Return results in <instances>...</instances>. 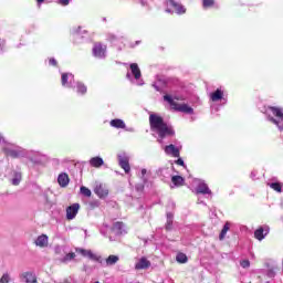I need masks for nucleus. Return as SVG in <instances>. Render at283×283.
I'll return each mask as SVG.
<instances>
[{"label":"nucleus","instance_id":"obj_1","mask_svg":"<svg viewBox=\"0 0 283 283\" xmlns=\"http://www.w3.org/2000/svg\"><path fill=\"white\" fill-rule=\"evenodd\" d=\"M149 125L150 132L157 134V143H159V145H165L166 138L176 136V130H174V127L165 123V119H163V117L158 116L157 114L149 115Z\"/></svg>","mask_w":283,"mask_h":283},{"label":"nucleus","instance_id":"obj_2","mask_svg":"<svg viewBox=\"0 0 283 283\" xmlns=\"http://www.w3.org/2000/svg\"><path fill=\"white\" fill-rule=\"evenodd\" d=\"M265 116L268 117V120L270 123L277 126V129L280 132H283V108L282 107H275V106L266 107Z\"/></svg>","mask_w":283,"mask_h":283},{"label":"nucleus","instance_id":"obj_3","mask_svg":"<svg viewBox=\"0 0 283 283\" xmlns=\"http://www.w3.org/2000/svg\"><path fill=\"white\" fill-rule=\"evenodd\" d=\"M28 149L17 145L12 144L8 140H4L2 144V151L6 154V156H9L10 158H25V153Z\"/></svg>","mask_w":283,"mask_h":283},{"label":"nucleus","instance_id":"obj_4","mask_svg":"<svg viewBox=\"0 0 283 283\" xmlns=\"http://www.w3.org/2000/svg\"><path fill=\"white\" fill-rule=\"evenodd\" d=\"M164 101H166L167 104L170 105L171 109L175 112H181V114H193V107L189 106L186 103H178L175 102L174 97L171 95H165Z\"/></svg>","mask_w":283,"mask_h":283},{"label":"nucleus","instance_id":"obj_5","mask_svg":"<svg viewBox=\"0 0 283 283\" xmlns=\"http://www.w3.org/2000/svg\"><path fill=\"white\" fill-rule=\"evenodd\" d=\"M129 70L126 73V78L130 81V83H134L135 85H145V82H143L142 76L143 73L140 72V67L137 63H130Z\"/></svg>","mask_w":283,"mask_h":283},{"label":"nucleus","instance_id":"obj_6","mask_svg":"<svg viewBox=\"0 0 283 283\" xmlns=\"http://www.w3.org/2000/svg\"><path fill=\"white\" fill-rule=\"evenodd\" d=\"M109 231L115 235H125V233H127V227L120 221L115 222L112 228H109L107 223H103L101 228L102 235H107Z\"/></svg>","mask_w":283,"mask_h":283},{"label":"nucleus","instance_id":"obj_7","mask_svg":"<svg viewBox=\"0 0 283 283\" xmlns=\"http://www.w3.org/2000/svg\"><path fill=\"white\" fill-rule=\"evenodd\" d=\"M27 160H30L33 165H43L48 160V155L39 151V150H28L24 155Z\"/></svg>","mask_w":283,"mask_h":283},{"label":"nucleus","instance_id":"obj_8","mask_svg":"<svg viewBox=\"0 0 283 283\" xmlns=\"http://www.w3.org/2000/svg\"><path fill=\"white\" fill-rule=\"evenodd\" d=\"M76 253L82 255L83 258H87L88 260H92V262H98V264H103V256L99 254L94 253L92 250H86L83 248L75 249Z\"/></svg>","mask_w":283,"mask_h":283},{"label":"nucleus","instance_id":"obj_9","mask_svg":"<svg viewBox=\"0 0 283 283\" xmlns=\"http://www.w3.org/2000/svg\"><path fill=\"white\" fill-rule=\"evenodd\" d=\"M167 9L166 12L170 13L172 8L176 12V14H185L187 12V9L185 8V6H182L180 2L176 1V0H167L166 2Z\"/></svg>","mask_w":283,"mask_h":283},{"label":"nucleus","instance_id":"obj_10","mask_svg":"<svg viewBox=\"0 0 283 283\" xmlns=\"http://www.w3.org/2000/svg\"><path fill=\"white\" fill-rule=\"evenodd\" d=\"M209 97L210 101H212V103H221L223 105H227L228 99L224 96V91L222 90V87H219L212 93H210Z\"/></svg>","mask_w":283,"mask_h":283},{"label":"nucleus","instance_id":"obj_11","mask_svg":"<svg viewBox=\"0 0 283 283\" xmlns=\"http://www.w3.org/2000/svg\"><path fill=\"white\" fill-rule=\"evenodd\" d=\"M195 185H197L195 188L197 195L201 193L202 196H211V189H209V185H207L205 180L196 179Z\"/></svg>","mask_w":283,"mask_h":283},{"label":"nucleus","instance_id":"obj_12","mask_svg":"<svg viewBox=\"0 0 283 283\" xmlns=\"http://www.w3.org/2000/svg\"><path fill=\"white\" fill-rule=\"evenodd\" d=\"M93 56L95 59H105L107 56V45L101 42L95 43L93 46Z\"/></svg>","mask_w":283,"mask_h":283},{"label":"nucleus","instance_id":"obj_13","mask_svg":"<svg viewBox=\"0 0 283 283\" xmlns=\"http://www.w3.org/2000/svg\"><path fill=\"white\" fill-rule=\"evenodd\" d=\"M61 84L62 87H66V90H74V74L72 73H62L61 75Z\"/></svg>","mask_w":283,"mask_h":283},{"label":"nucleus","instance_id":"obj_14","mask_svg":"<svg viewBox=\"0 0 283 283\" xmlns=\"http://www.w3.org/2000/svg\"><path fill=\"white\" fill-rule=\"evenodd\" d=\"M111 127H114V129H124L125 132L134 133L136 132L134 127H127V124H125V120L120 118H115L109 122Z\"/></svg>","mask_w":283,"mask_h":283},{"label":"nucleus","instance_id":"obj_15","mask_svg":"<svg viewBox=\"0 0 283 283\" xmlns=\"http://www.w3.org/2000/svg\"><path fill=\"white\" fill-rule=\"evenodd\" d=\"M117 158L119 167L124 169L125 174H129V171H132V166H129V156L124 153L118 155Z\"/></svg>","mask_w":283,"mask_h":283},{"label":"nucleus","instance_id":"obj_16","mask_svg":"<svg viewBox=\"0 0 283 283\" xmlns=\"http://www.w3.org/2000/svg\"><path fill=\"white\" fill-rule=\"evenodd\" d=\"M78 209H81V205L73 203L66 208V220H74L78 214Z\"/></svg>","mask_w":283,"mask_h":283},{"label":"nucleus","instance_id":"obj_17","mask_svg":"<svg viewBox=\"0 0 283 283\" xmlns=\"http://www.w3.org/2000/svg\"><path fill=\"white\" fill-rule=\"evenodd\" d=\"M270 231L271 229L269 228V226L260 227L254 231V238L259 240V242H262V240H264V238L269 235Z\"/></svg>","mask_w":283,"mask_h":283},{"label":"nucleus","instance_id":"obj_18","mask_svg":"<svg viewBox=\"0 0 283 283\" xmlns=\"http://www.w3.org/2000/svg\"><path fill=\"white\" fill-rule=\"evenodd\" d=\"M151 266V261H148L146 256H142L135 263L136 271H145Z\"/></svg>","mask_w":283,"mask_h":283},{"label":"nucleus","instance_id":"obj_19","mask_svg":"<svg viewBox=\"0 0 283 283\" xmlns=\"http://www.w3.org/2000/svg\"><path fill=\"white\" fill-rule=\"evenodd\" d=\"M164 151L167 156H172V158H180V149L172 144L165 146Z\"/></svg>","mask_w":283,"mask_h":283},{"label":"nucleus","instance_id":"obj_20","mask_svg":"<svg viewBox=\"0 0 283 283\" xmlns=\"http://www.w3.org/2000/svg\"><path fill=\"white\" fill-rule=\"evenodd\" d=\"M94 193H96L99 198H107L109 196V189L105 185H96L94 188Z\"/></svg>","mask_w":283,"mask_h":283},{"label":"nucleus","instance_id":"obj_21","mask_svg":"<svg viewBox=\"0 0 283 283\" xmlns=\"http://www.w3.org/2000/svg\"><path fill=\"white\" fill-rule=\"evenodd\" d=\"M268 187L270 189H273V191H276V193H282V191H283V184L277 181V178H272L268 182Z\"/></svg>","mask_w":283,"mask_h":283},{"label":"nucleus","instance_id":"obj_22","mask_svg":"<svg viewBox=\"0 0 283 283\" xmlns=\"http://www.w3.org/2000/svg\"><path fill=\"white\" fill-rule=\"evenodd\" d=\"M73 90H75L76 94L78 96H85V94H87V85H85V83L81 82V81H77L75 84H74V87Z\"/></svg>","mask_w":283,"mask_h":283},{"label":"nucleus","instance_id":"obj_23","mask_svg":"<svg viewBox=\"0 0 283 283\" xmlns=\"http://www.w3.org/2000/svg\"><path fill=\"white\" fill-rule=\"evenodd\" d=\"M88 165L91 167H94L95 169H101V167H103V165H105V160H103L101 156L92 157L88 160Z\"/></svg>","mask_w":283,"mask_h":283},{"label":"nucleus","instance_id":"obj_24","mask_svg":"<svg viewBox=\"0 0 283 283\" xmlns=\"http://www.w3.org/2000/svg\"><path fill=\"white\" fill-rule=\"evenodd\" d=\"M49 238L46 234L39 235L34 241L35 247H40V249H45L48 247Z\"/></svg>","mask_w":283,"mask_h":283},{"label":"nucleus","instance_id":"obj_25","mask_svg":"<svg viewBox=\"0 0 283 283\" xmlns=\"http://www.w3.org/2000/svg\"><path fill=\"white\" fill-rule=\"evenodd\" d=\"M57 182L60 187H67V185H70V177L67 176V174L62 172L57 177Z\"/></svg>","mask_w":283,"mask_h":283},{"label":"nucleus","instance_id":"obj_26","mask_svg":"<svg viewBox=\"0 0 283 283\" xmlns=\"http://www.w3.org/2000/svg\"><path fill=\"white\" fill-rule=\"evenodd\" d=\"M22 277L25 280L27 283H36V274L32 272H24L22 273Z\"/></svg>","mask_w":283,"mask_h":283},{"label":"nucleus","instance_id":"obj_27","mask_svg":"<svg viewBox=\"0 0 283 283\" xmlns=\"http://www.w3.org/2000/svg\"><path fill=\"white\" fill-rule=\"evenodd\" d=\"M229 229H231V222L227 221L219 234V240H224V238H227V233H229Z\"/></svg>","mask_w":283,"mask_h":283},{"label":"nucleus","instance_id":"obj_28","mask_svg":"<svg viewBox=\"0 0 283 283\" xmlns=\"http://www.w3.org/2000/svg\"><path fill=\"white\" fill-rule=\"evenodd\" d=\"M171 182L175 187H182L185 185V178L182 176H172Z\"/></svg>","mask_w":283,"mask_h":283},{"label":"nucleus","instance_id":"obj_29","mask_svg":"<svg viewBox=\"0 0 283 283\" xmlns=\"http://www.w3.org/2000/svg\"><path fill=\"white\" fill-rule=\"evenodd\" d=\"M118 260H120V258L118 255L111 254L105 260V264H106V266H114V264H116L118 262Z\"/></svg>","mask_w":283,"mask_h":283},{"label":"nucleus","instance_id":"obj_30","mask_svg":"<svg viewBox=\"0 0 283 283\" xmlns=\"http://www.w3.org/2000/svg\"><path fill=\"white\" fill-rule=\"evenodd\" d=\"M172 227H174V213L168 212L167 213L166 230L171 231Z\"/></svg>","mask_w":283,"mask_h":283},{"label":"nucleus","instance_id":"obj_31","mask_svg":"<svg viewBox=\"0 0 283 283\" xmlns=\"http://www.w3.org/2000/svg\"><path fill=\"white\" fill-rule=\"evenodd\" d=\"M22 175L19 171L13 172V178L11 179V184L14 185V187L19 186L21 184Z\"/></svg>","mask_w":283,"mask_h":283},{"label":"nucleus","instance_id":"obj_32","mask_svg":"<svg viewBox=\"0 0 283 283\" xmlns=\"http://www.w3.org/2000/svg\"><path fill=\"white\" fill-rule=\"evenodd\" d=\"M176 261L179 262V264H187L188 262L187 254L179 252L176 256Z\"/></svg>","mask_w":283,"mask_h":283},{"label":"nucleus","instance_id":"obj_33","mask_svg":"<svg viewBox=\"0 0 283 283\" xmlns=\"http://www.w3.org/2000/svg\"><path fill=\"white\" fill-rule=\"evenodd\" d=\"M153 87L156 90V92H161L163 87H165V81L157 80L155 83H153Z\"/></svg>","mask_w":283,"mask_h":283},{"label":"nucleus","instance_id":"obj_34","mask_svg":"<svg viewBox=\"0 0 283 283\" xmlns=\"http://www.w3.org/2000/svg\"><path fill=\"white\" fill-rule=\"evenodd\" d=\"M80 191L82 193V196H85L86 198H90L92 196V190H90V188L82 186L80 188Z\"/></svg>","mask_w":283,"mask_h":283},{"label":"nucleus","instance_id":"obj_35","mask_svg":"<svg viewBox=\"0 0 283 283\" xmlns=\"http://www.w3.org/2000/svg\"><path fill=\"white\" fill-rule=\"evenodd\" d=\"M216 0H202L203 9L207 10L209 8H213Z\"/></svg>","mask_w":283,"mask_h":283},{"label":"nucleus","instance_id":"obj_36","mask_svg":"<svg viewBox=\"0 0 283 283\" xmlns=\"http://www.w3.org/2000/svg\"><path fill=\"white\" fill-rule=\"evenodd\" d=\"M76 258V254L74 252H71L69 254H66L63 259L62 262H72V260H74Z\"/></svg>","mask_w":283,"mask_h":283},{"label":"nucleus","instance_id":"obj_37","mask_svg":"<svg viewBox=\"0 0 283 283\" xmlns=\"http://www.w3.org/2000/svg\"><path fill=\"white\" fill-rule=\"evenodd\" d=\"M74 34H76L77 36H81V34H87V31L83 30V28L77 27L73 30Z\"/></svg>","mask_w":283,"mask_h":283},{"label":"nucleus","instance_id":"obj_38","mask_svg":"<svg viewBox=\"0 0 283 283\" xmlns=\"http://www.w3.org/2000/svg\"><path fill=\"white\" fill-rule=\"evenodd\" d=\"M240 266H242V269H249V266H251V261L243 260L240 262Z\"/></svg>","mask_w":283,"mask_h":283},{"label":"nucleus","instance_id":"obj_39","mask_svg":"<svg viewBox=\"0 0 283 283\" xmlns=\"http://www.w3.org/2000/svg\"><path fill=\"white\" fill-rule=\"evenodd\" d=\"M275 275H276L275 269L271 268L268 270V272H266L268 277L273 279V277H275Z\"/></svg>","mask_w":283,"mask_h":283},{"label":"nucleus","instance_id":"obj_40","mask_svg":"<svg viewBox=\"0 0 283 283\" xmlns=\"http://www.w3.org/2000/svg\"><path fill=\"white\" fill-rule=\"evenodd\" d=\"M0 283H10V275L3 274L2 277L0 279Z\"/></svg>","mask_w":283,"mask_h":283},{"label":"nucleus","instance_id":"obj_41","mask_svg":"<svg viewBox=\"0 0 283 283\" xmlns=\"http://www.w3.org/2000/svg\"><path fill=\"white\" fill-rule=\"evenodd\" d=\"M49 65H51L52 67H56V65H59V62L56 61V59L50 57Z\"/></svg>","mask_w":283,"mask_h":283},{"label":"nucleus","instance_id":"obj_42","mask_svg":"<svg viewBox=\"0 0 283 283\" xmlns=\"http://www.w3.org/2000/svg\"><path fill=\"white\" fill-rule=\"evenodd\" d=\"M145 176H147V169L143 168L142 169V180H143V182H147V177H145Z\"/></svg>","mask_w":283,"mask_h":283},{"label":"nucleus","instance_id":"obj_43","mask_svg":"<svg viewBox=\"0 0 283 283\" xmlns=\"http://www.w3.org/2000/svg\"><path fill=\"white\" fill-rule=\"evenodd\" d=\"M135 189H136V191L140 192V191H143L145 189V185L144 184H137L135 186Z\"/></svg>","mask_w":283,"mask_h":283},{"label":"nucleus","instance_id":"obj_44","mask_svg":"<svg viewBox=\"0 0 283 283\" xmlns=\"http://www.w3.org/2000/svg\"><path fill=\"white\" fill-rule=\"evenodd\" d=\"M70 1H72V0H59L57 3L60 6H70Z\"/></svg>","mask_w":283,"mask_h":283},{"label":"nucleus","instance_id":"obj_45","mask_svg":"<svg viewBox=\"0 0 283 283\" xmlns=\"http://www.w3.org/2000/svg\"><path fill=\"white\" fill-rule=\"evenodd\" d=\"M6 50V42L0 40V54Z\"/></svg>","mask_w":283,"mask_h":283},{"label":"nucleus","instance_id":"obj_46","mask_svg":"<svg viewBox=\"0 0 283 283\" xmlns=\"http://www.w3.org/2000/svg\"><path fill=\"white\" fill-rule=\"evenodd\" d=\"M54 251L59 255L63 251V247L57 245V247H55Z\"/></svg>","mask_w":283,"mask_h":283},{"label":"nucleus","instance_id":"obj_47","mask_svg":"<svg viewBox=\"0 0 283 283\" xmlns=\"http://www.w3.org/2000/svg\"><path fill=\"white\" fill-rule=\"evenodd\" d=\"M116 39V35H108V41H111V43H115Z\"/></svg>","mask_w":283,"mask_h":283},{"label":"nucleus","instance_id":"obj_48","mask_svg":"<svg viewBox=\"0 0 283 283\" xmlns=\"http://www.w3.org/2000/svg\"><path fill=\"white\" fill-rule=\"evenodd\" d=\"M177 165H180V167H185V160H182V158H179L177 161H176Z\"/></svg>","mask_w":283,"mask_h":283},{"label":"nucleus","instance_id":"obj_49","mask_svg":"<svg viewBox=\"0 0 283 283\" xmlns=\"http://www.w3.org/2000/svg\"><path fill=\"white\" fill-rule=\"evenodd\" d=\"M4 143H6V137H3V135L0 133V145L3 146Z\"/></svg>","mask_w":283,"mask_h":283},{"label":"nucleus","instance_id":"obj_50","mask_svg":"<svg viewBox=\"0 0 283 283\" xmlns=\"http://www.w3.org/2000/svg\"><path fill=\"white\" fill-rule=\"evenodd\" d=\"M138 1H139L140 6H143V7L147 6V1H145V0H138Z\"/></svg>","mask_w":283,"mask_h":283},{"label":"nucleus","instance_id":"obj_51","mask_svg":"<svg viewBox=\"0 0 283 283\" xmlns=\"http://www.w3.org/2000/svg\"><path fill=\"white\" fill-rule=\"evenodd\" d=\"M38 6L41 7L45 0H35Z\"/></svg>","mask_w":283,"mask_h":283},{"label":"nucleus","instance_id":"obj_52","mask_svg":"<svg viewBox=\"0 0 283 283\" xmlns=\"http://www.w3.org/2000/svg\"><path fill=\"white\" fill-rule=\"evenodd\" d=\"M251 178L254 179L255 178V171L251 172Z\"/></svg>","mask_w":283,"mask_h":283},{"label":"nucleus","instance_id":"obj_53","mask_svg":"<svg viewBox=\"0 0 283 283\" xmlns=\"http://www.w3.org/2000/svg\"><path fill=\"white\" fill-rule=\"evenodd\" d=\"M135 43H136V45H139V44H140V41H136Z\"/></svg>","mask_w":283,"mask_h":283},{"label":"nucleus","instance_id":"obj_54","mask_svg":"<svg viewBox=\"0 0 283 283\" xmlns=\"http://www.w3.org/2000/svg\"><path fill=\"white\" fill-rule=\"evenodd\" d=\"M251 283V282H250Z\"/></svg>","mask_w":283,"mask_h":283}]
</instances>
